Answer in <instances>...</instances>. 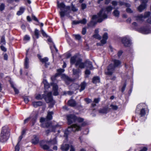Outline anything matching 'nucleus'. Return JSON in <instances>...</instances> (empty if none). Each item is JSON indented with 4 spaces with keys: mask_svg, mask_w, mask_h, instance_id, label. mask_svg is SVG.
<instances>
[{
    "mask_svg": "<svg viewBox=\"0 0 151 151\" xmlns=\"http://www.w3.org/2000/svg\"><path fill=\"white\" fill-rule=\"evenodd\" d=\"M107 16L105 13L103 9H101L98 14L97 15L93 16L92 20L88 24V26L93 27L95 26L97 22H101L103 19L107 18Z\"/></svg>",
    "mask_w": 151,
    "mask_h": 151,
    "instance_id": "1",
    "label": "nucleus"
},
{
    "mask_svg": "<svg viewBox=\"0 0 151 151\" xmlns=\"http://www.w3.org/2000/svg\"><path fill=\"white\" fill-rule=\"evenodd\" d=\"M57 6L58 8H60V11L59 12V14L62 19H63L65 16L71 18L72 17L69 14L71 12L70 6H65V4L63 3L59 4L58 1H57Z\"/></svg>",
    "mask_w": 151,
    "mask_h": 151,
    "instance_id": "2",
    "label": "nucleus"
},
{
    "mask_svg": "<svg viewBox=\"0 0 151 151\" xmlns=\"http://www.w3.org/2000/svg\"><path fill=\"white\" fill-rule=\"evenodd\" d=\"M82 59L79 58L75 64L76 67L79 66V68L83 69L86 66V68H88L90 70H92L94 68L92 64V63L88 60H86L84 62H82Z\"/></svg>",
    "mask_w": 151,
    "mask_h": 151,
    "instance_id": "3",
    "label": "nucleus"
},
{
    "mask_svg": "<svg viewBox=\"0 0 151 151\" xmlns=\"http://www.w3.org/2000/svg\"><path fill=\"white\" fill-rule=\"evenodd\" d=\"M86 124V123L83 122L81 126L78 125L77 124H73L70 126L68 127L67 130L64 132V136L67 137L69 134L72 131L75 132L76 131H79L81 130V127L85 126Z\"/></svg>",
    "mask_w": 151,
    "mask_h": 151,
    "instance_id": "4",
    "label": "nucleus"
},
{
    "mask_svg": "<svg viewBox=\"0 0 151 151\" xmlns=\"http://www.w3.org/2000/svg\"><path fill=\"white\" fill-rule=\"evenodd\" d=\"M9 135L8 128L7 127H3L1 134L0 141L2 142L6 141L8 139Z\"/></svg>",
    "mask_w": 151,
    "mask_h": 151,
    "instance_id": "5",
    "label": "nucleus"
},
{
    "mask_svg": "<svg viewBox=\"0 0 151 151\" xmlns=\"http://www.w3.org/2000/svg\"><path fill=\"white\" fill-rule=\"evenodd\" d=\"M41 127L44 128H48V130L45 131L47 135H48L51 132H55L56 128L60 127L58 124L52 125V123H49L48 122L43 123L41 125Z\"/></svg>",
    "mask_w": 151,
    "mask_h": 151,
    "instance_id": "6",
    "label": "nucleus"
},
{
    "mask_svg": "<svg viewBox=\"0 0 151 151\" xmlns=\"http://www.w3.org/2000/svg\"><path fill=\"white\" fill-rule=\"evenodd\" d=\"M115 68L113 64H110L107 67V69L105 71V73L107 75H111L114 72Z\"/></svg>",
    "mask_w": 151,
    "mask_h": 151,
    "instance_id": "7",
    "label": "nucleus"
},
{
    "mask_svg": "<svg viewBox=\"0 0 151 151\" xmlns=\"http://www.w3.org/2000/svg\"><path fill=\"white\" fill-rule=\"evenodd\" d=\"M68 124L70 125L76 122V116L73 114H69L67 116Z\"/></svg>",
    "mask_w": 151,
    "mask_h": 151,
    "instance_id": "8",
    "label": "nucleus"
},
{
    "mask_svg": "<svg viewBox=\"0 0 151 151\" xmlns=\"http://www.w3.org/2000/svg\"><path fill=\"white\" fill-rule=\"evenodd\" d=\"M44 99L47 103L52 102L53 99L52 95V92H49L46 95L44 94Z\"/></svg>",
    "mask_w": 151,
    "mask_h": 151,
    "instance_id": "9",
    "label": "nucleus"
},
{
    "mask_svg": "<svg viewBox=\"0 0 151 151\" xmlns=\"http://www.w3.org/2000/svg\"><path fill=\"white\" fill-rule=\"evenodd\" d=\"M141 4L138 7L137 9L139 12H142L146 6V4L147 1V0H141Z\"/></svg>",
    "mask_w": 151,
    "mask_h": 151,
    "instance_id": "10",
    "label": "nucleus"
},
{
    "mask_svg": "<svg viewBox=\"0 0 151 151\" xmlns=\"http://www.w3.org/2000/svg\"><path fill=\"white\" fill-rule=\"evenodd\" d=\"M122 42L125 47H129L131 45L130 41L128 38H122Z\"/></svg>",
    "mask_w": 151,
    "mask_h": 151,
    "instance_id": "11",
    "label": "nucleus"
},
{
    "mask_svg": "<svg viewBox=\"0 0 151 151\" xmlns=\"http://www.w3.org/2000/svg\"><path fill=\"white\" fill-rule=\"evenodd\" d=\"M138 31L142 33L148 34L150 32V31L149 29L146 27H142L139 28Z\"/></svg>",
    "mask_w": 151,
    "mask_h": 151,
    "instance_id": "12",
    "label": "nucleus"
},
{
    "mask_svg": "<svg viewBox=\"0 0 151 151\" xmlns=\"http://www.w3.org/2000/svg\"><path fill=\"white\" fill-rule=\"evenodd\" d=\"M67 104L68 106L72 107H74L77 105V103L76 101L73 99L69 100L67 102Z\"/></svg>",
    "mask_w": 151,
    "mask_h": 151,
    "instance_id": "13",
    "label": "nucleus"
},
{
    "mask_svg": "<svg viewBox=\"0 0 151 151\" xmlns=\"http://www.w3.org/2000/svg\"><path fill=\"white\" fill-rule=\"evenodd\" d=\"M70 146L68 144H63L61 146V149L63 151H68L69 148Z\"/></svg>",
    "mask_w": 151,
    "mask_h": 151,
    "instance_id": "14",
    "label": "nucleus"
},
{
    "mask_svg": "<svg viewBox=\"0 0 151 151\" xmlns=\"http://www.w3.org/2000/svg\"><path fill=\"white\" fill-rule=\"evenodd\" d=\"M77 56L76 55H74L70 59V63L71 65H73L76 64L77 61L78 59H77Z\"/></svg>",
    "mask_w": 151,
    "mask_h": 151,
    "instance_id": "15",
    "label": "nucleus"
},
{
    "mask_svg": "<svg viewBox=\"0 0 151 151\" xmlns=\"http://www.w3.org/2000/svg\"><path fill=\"white\" fill-rule=\"evenodd\" d=\"M43 104V103L42 101H34L32 103V105L35 107L41 106Z\"/></svg>",
    "mask_w": 151,
    "mask_h": 151,
    "instance_id": "16",
    "label": "nucleus"
},
{
    "mask_svg": "<svg viewBox=\"0 0 151 151\" xmlns=\"http://www.w3.org/2000/svg\"><path fill=\"white\" fill-rule=\"evenodd\" d=\"M113 62L114 64L113 65L115 68H116L118 67L121 64L120 61L118 60H113Z\"/></svg>",
    "mask_w": 151,
    "mask_h": 151,
    "instance_id": "17",
    "label": "nucleus"
},
{
    "mask_svg": "<svg viewBox=\"0 0 151 151\" xmlns=\"http://www.w3.org/2000/svg\"><path fill=\"white\" fill-rule=\"evenodd\" d=\"M107 39V38H102V39L101 40L100 42H98L97 43V46L103 45L106 43Z\"/></svg>",
    "mask_w": 151,
    "mask_h": 151,
    "instance_id": "18",
    "label": "nucleus"
},
{
    "mask_svg": "<svg viewBox=\"0 0 151 151\" xmlns=\"http://www.w3.org/2000/svg\"><path fill=\"white\" fill-rule=\"evenodd\" d=\"M53 113L52 111H49L48 112L46 119L47 120H51L52 119V115Z\"/></svg>",
    "mask_w": 151,
    "mask_h": 151,
    "instance_id": "19",
    "label": "nucleus"
},
{
    "mask_svg": "<svg viewBox=\"0 0 151 151\" xmlns=\"http://www.w3.org/2000/svg\"><path fill=\"white\" fill-rule=\"evenodd\" d=\"M34 139H32V142L33 144L35 145L38 142L39 139L36 135H34Z\"/></svg>",
    "mask_w": 151,
    "mask_h": 151,
    "instance_id": "20",
    "label": "nucleus"
},
{
    "mask_svg": "<svg viewBox=\"0 0 151 151\" xmlns=\"http://www.w3.org/2000/svg\"><path fill=\"white\" fill-rule=\"evenodd\" d=\"M108 110V108L104 107L102 109H99V112L100 113L106 114L107 113Z\"/></svg>",
    "mask_w": 151,
    "mask_h": 151,
    "instance_id": "21",
    "label": "nucleus"
},
{
    "mask_svg": "<svg viewBox=\"0 0 151 151\" xmlns=\"http://www.w3.org/2000/svg\"><path fill=\"white\" fill-rule=\"evenodd\" d=\"M92 82L94 83L100 82V78L98 76L94 77L93 78Z\"/></svg>",
    "mask_w": 151,
    "mask_h": 151,
    "instance_id": "22",
    "label": "nucleus"
},
{
    "mask_svg": "<svg viewBox=\"0 0 151 151\" xmlns=\"http://www.w3.org/2000/svg\"><path fill=\"white\" fill-rule=\"evenodd\" d=\"M81 88L79 89L80 92L83 90L86 86V83L85 82H83L81 83L80 85Z\"/></svg>",
    "mask_w": 151,
    "mask_h": 151,
    "instance_id": "23",
    "label": "nucleus"
},
{
    "mask_svg": "<svg viewBox=\"0 0 151 151\" xmlns=\"http://www.w3.org/2000/svg\"><path fill=\"white\" fill-rule=\"evenodd\" d=\"M29 59L27 57H26L25 59L24 62L25 67L26 69H27L29 68Z\"/></svg>",
    "mask_w": 151,
    "mask_h": 151,
    "instance_id": "24",
    "label": "nucleus"
},
{
    "mask_svg": "<svg viewBox=\"0 0 151 151\" xmlns=\"http://www.w3.org/2000/svg\"><path fill=\"white\" fill-rule=\"evenodd\" d=\"M40 122L41 123L40 126L43 123H45L46 122H48L49 123H51L49 121L47 120V119H45L43 118H41L40 119Z\"/></svg>",
    "mask_w": 151,
    "mask_h": 151,
    "instance_id": "25",
    "label": "nucleus"
},
{
    "mask_svg": "<svg viewBox=\"0 0 151 151\" xmlns=\"http://www.w3.org/2000/svg\"><path fill=\"white\" fill-rule=\"evenodd\" d=\"M80 68L78 67V68L76 69H73L72 71L73 74L75 75L78 74L81 71Z\"/></svg>",
    "mask_w": 151,
    "mask_h": 151,
    "instance_id": "26",
    "label": "nucleus"
},
{
    "mask_svg": "<svg viewBox=\"0 0 151 151\" xmlns=\"http://www.w3.org/2000/svg\"><path fill=\"white\" fill-rule=\"evenodd\" d=\"M25 9L22 7H21L20 8L19 10L18 11L17 13V14L18 15H20L22 14L24 11Z\"/></svg>",
    "mask_w": 151,
    "mask_h": 151,
    "instance_id": "27",
    "label": "nucleus"
},
{
    "mask_svg": "<svg viewBox=\"0 0 151 151\" xmlns=\"http://www.w3.org/2000/svg\"><path fill=\"white\" fill-rule=\"evenodd\" d=\"M64 70L63 69H60L58 70V73L55 74L56 76H58L64 72Z\"/></svg>",
    "mask_w": 151,
    "mask_h": 151,
    "instance_id": "28",
    "label": "nucleus"
},
{
    "mask_svg": "<svg viewBox=\"0 0 151 151\" xmlns=\"http://www.w3.org/2000/svg\"><path fill=\"white\" fill-rule=\"evenodd\" d=\"M41 32L43 37H50V36H49V35L46 34V33L44 31L42 28H41Z\"/></svg>",
    "mask_w": 151,
    "mask_h": 151,
    "instance_id": "29",
    "label": "nucleus"
},
{
    "mask_svg": "<svg viewBox=\"0 0 151 151\" xmlns=\"http://www.w3.org/2000/svg\"><path fill=\"white\" fill-rule=\"evenodd\" d=\"M99 31L98 29L95 30V34L93 35L94 38H101L100 36L98 34Z\"/></svg>",
    "mask_w": 151,
    "mask_h": 151,
    "instance_id": "30",
    "label": "nucleus"
},
{
    "mask_svg": "<svg viewBox=\"0 0 151 151\" xmlns=\"http://www.w3.org/2000/svg\"><path fill=\"white\" fill-rule=\"evenodd\" d=\"M40 146L41 147L45 150H48L49 148V147L45 144H40Z\"/></svg>",
    "mask_w": 151,
    "mask_h": 151,
    "instance_id": "31",
    "label": "nucleus"
},
{
    "mask_svg": "<svg viewBox=\"0 0 151 151\" xmlns=\"http://www.w3.org/2000/svg\"><path fill=\"white\" fill-rule=\"evenodd\" d=\"M44 94L41 95L40 94H38L36 97L35 98L37 100H41L44 98Z\"/></svg>",
    "mask_w": 151,
    "mask_h": 151,
    "instance_id": "32",
    "label": "nucleus"
},
{
    "mask_svg": "<svg viewBox=\"0 0 151 151\" xmlns=\"http://www.w3.org/2000/svg\"><path fill=\"white\" fill-rule=\"evenodd\" d=\"M114 15L116 17H118L119 14V12L117 10H115L113 12Z\"/></svg>",
    "mask_w": 151,
    "mask_h": 151,
    "instance_id": "33",
    "label": "nucleus"
},
{
    "mask_svg": "<svg viewBox=\"0 0 151 151\" xmlns=\"http://www.w3.org/2000/svg\"><path fill=\"white\" fill-rule=\"evenodd\" d=\"M57 142L56 138H55L52 140L48 141V143H49L50 142L52 144L55 145L56 144Z\"/></svg>",
    "mask_w": 151,
    "mask_h": 151,
    "instance_id": "34",
    "label": "nucleus"
},
{
    "mask_svg": "<svg viewBox=\"0 0 151 151\" xmlns=\"http://www.w3.org/2000/svg\"><path fill=\"white\" fill-rule=\"evenodd\" d=\"M84 120V119L80 117H77L76 116V121H77L78 122L80 123L82 122Z\"/></svg>",
    "mask_w": 151,
    "mask_h": 151,
    "instance_id": "35",
    "label": "nucleus"
},
{
    "mask_svg": "<svg viewBox=\"0 0 151 151\" xmlns=\"http://www.w3.org/2000/svg\"><path fill=\"white\" fill-rule=\"evenodd\" d=\"M145 109H142L140 111V115L141 116H143L145 115Z\"/></svg>",
    "mask_w": 151,
    "mask_h": 151,
    "instance_id": "36",
    "label": "nucleus"
},
{
    "mask_svg": "<svg viewBox=\"0 0 151 151\" xmlns=\"http://www.w3.org/2000/svg\"><path fill=\"white\" fill-rule=\"evenodd\" d=\"M52 84L53 86V90H58V86L56 84L52 83Z\"/></svg>",
    "mask_w": 151,
    "mask_h": 151,
    "instance_id": "37",
    "label": "nucleus"
},
{
    "mask_svg": "<svg viewBox=\"0 0 151 151\" xmlns=\"http://www.w3.org/2000/svg\"><path fill=\"white\" fill-rule=\"evenodd\" d=\"M48 59L47 57H45L41 59L40 61L42 63H46L48 61Z\"/></svg>",
    "mask_w": 151,
    "mask_h": 151,
    "instance_id": "38",
    "label": "nucleus"
},
{
    "mask_svg": "<svg viewBox=\"0 0 151 151\" xmlns=\"http://www.w3.org/2000/svg\"><path fill=\"white\" fill-rule=\"evenodd\" d=\"M34 34L37 38H38L39 37V31L37 29H35L34 32Z\"/></svg>",
    "mask_w": 151,
    "mask_h": 151,
    "instance_id": "39",
    "label": "nucleus"
},
{
    "mask_svg": "<svg viewBox=\"0 0 151 151\" xmlns=\"http://www.w3.org/2000/svg\"><path fill=\"white\" fill-rule=\"evenodd\" d=\"M23 98L24 99V101L26 103H27L29 101L28 99V96H24L23 97Z\"/></svg>",
    "mask_w": 151,
    "mask_h": 151,
    "instance_id": "40",
    "label": "nucleus"
},
{
    "mask_svg": "<svg viewBox=\"0 0 151 151\" xmlns=\"http://www.w3.org/2000/svg\"><path fill=\"white\" fill-rule=\"evenodd\" d=\"M37 119V117L36 116H35L34 117H33L32 118V126H33L34 125V124L36 122Z\"/></svg>",
    "mask_w": 151,
    "mask_h": 151,
    "instance_id": "41",
    "label": "nucleus"
},
{
    "mask_svg": "<svg viewBox=\"0 0 151 151\" xmlns=\"http://www.w3.org/2000/svg\"><path fill=\"white\" fill-rule=\"evenodd\" d=\"M86 22L87 20L85 19H83L79 21V22L80 23L84 24H85L86 23Z\"/></svg>",
    "mask_w": 151,
    "mask_h": 151,
    "instance_id": "42",
    "label": "nucleus"
},
{
    "mask_svg": "<svg viewBox=\"0 0 151 151\" xmlns=\"http://www.w3.org/2000/svg\"><path fill=\"white\" fill-rule=\"evenodd\" d=\"M150 14V12H146L145 13L144 15V18H146L148 17Z\"/></svg>",
    "mask_w": 151,
    "mask_h": 151,
    "instance_id": "43",
    "label": "nucleus"
},
{
    "mask_svg": "<svg viewBox=\"0 0 151 151\" xmlns=\"http://www.w3.org/2000/svg\"><path fill=\"white\" fill-rule=\"evenodd\" d=\"M112 9V7L111 6H109L106 8V10L107 12V13H108L109 12L111 11Z\"/></svg>",
    "mask_w": 151,
    "mask_h": 151,
    "instance_id": "44",
    "label": "nucleus"
},
{
    "mask_svg": "<svg viewBox=\"0 0 151 151\" xmlns=\"http://www.w3.org/2000/svg\"><path fill=\"white\" fill-rule=\"evenodd\" d=\"M6 44L5 40L4 38H1V40L0 41V44L2 45H5Z\"/></svg>",
    "mask_w": 151,
    "mask_h": 151,
    "instance_id": "45",
    "label": "nucleus"
},
{
    "mask_svg": "<svg viewBox=\"0 0 151 151\" xmlns=\"http://www.w3.org/2000/svg\"><path fill=\"white\" fill-rule=\"evenodd\" d=\"M110 106L111 107V109L114 110H116L118 108V106H117L112 104Z\"/></svg>",
    "mask_w": 151,
    "mask_h": 151,
    "instance_id": "46",
    "label": "nucleus"
},
{
    "mask_svg": "<svg viewBox=\"0 0 151 151\" xmlns=\"http://www.w3.org/2000/svg\"><path fill=\"white\" fill-rule=\"evenodd\" d=\"M5 5L4 4H1L0 5V10L1 11H3L5 8Z\"/></svg>",
    "mask_w": 151,
    "mask_h": 151,
    "instance_id": "47",
    "label": "nucleus"
},
{
    "mask_svg": "<svg viewBox=\"0 0 151 151\" xmlns=\"http://www.w3.org/2000/svg\"><path fill=\"white\" fill-rule=\"evenodd\" d=\"M71 10L74 12H76L78 10V9L76 8L72 4L71 6Z\"/></svg>",
    "mask_w": 151,
    "mask_h": 151,
    "instance_id": "48",
    "label": "nucleus"
},
{
    "mask_svg": "<svg viewBox=\"0 0 151 151\" xmlns=\"http://www.w3.org/2000/svg\"><path fill=\"white\" fill-rule=\"evenodd\" d=\"M88 68H86L85 71V74L86 75H89L91 74V71Z\"/></svg>",
    "mask_w": 151,
    "mask_h": 151,
    "instance_id": "49",
    "label": "nucleus"
},
{
    "mask_svg": "<svg viewBox=\"0 0 151 151\" xmlns=\"http://www.w3.org/2000/svg\"><path fill=\"white\" fill-rule=\"evenodd\" d=\"M85 101L87 103L89 104L92 101V100L91 99L88 98H86L84 99Z\"/></svg>",
    "mask_w": 151,
    "mask_h": 151,
    "instance_id": "50",
    "label": "nucleus"
},
{
    "mask_svg": "<svg viewBox=\"0 0 151 151\" xmlns=\"http://www.w3.org/2000/svg\"><path fill=\"white\" fill-rule=\"evenodd\" d=\"M126 85H127L126 83V82H125L124 83V85H123V86L122 87V89H121V91L122 93H123L125 89V88L126 86Z\"/></svg>",
    "mask_w": 151,
    "mask_h": 151,
    "instance_id": "51",
    "label": "nucleus"
},
{
    "mask_svg": "<svg viewBox=\"0 0 151 151\" xmlns=\"http://www.w3.org/2000/svg\"><path fill=\"white\" fill-rule=\"evenodd\" d=\"M19 144L17 143L15 147V151H19Z\"/></svg>",
    "mask_w": 151,
    "mask_h": 151,
    "instance_id": "52",
    "label": "nucleus"
},
{
    "mask_svg": "<svg viewBox=\"0 0 151 151\" xmlns=\"http://www.w3.org/2000/svg\"><path fill=\"white\" fill-rule=\"evenodd\" d=\"M86 4L83 3L81 4V7L82 9L84 10L86 8Z\"/></svg>",
    "mask_w": 151,
    "mask_h": 151,
    "instance_id": "53",
    "label": "nucleus"
},
{
    "mask_svg": "<svg viewBox=\"0 0 151 151\" xmlns=\"http://www.w3.org/2000/svg\"><path fill=\"white\" fill-rule=\"evenodd\" d=\"M0 48L1 50L4 52H5L6 51V49L4 46L2 45H1L0 46Z\"/></svg>",
    "mask_w": 151,
    "mask_h": 151,
    "instance_id": "54",
    "label": "nucleus"
},
{
    "mask_svg": "<svg viewBox=\"0 0 151 151\" xmlns=\"http://www.w3.org/2000/svg\"><path fill=\"white\" fill-rule=\"evenodd\" d=\"M13 89L14 90L15 94H18L19 93V90L17 88H16L15 87Z\"/></svg>",
    "mask_w": 151,
    "mask_h": 151,
    "instance_id": "55",
    "label": "nucleus"
},
{
    "mask_svg": "<svg viewBox=\"0 0 151 151\" xmlns=\"http://www.w3.org/2000/svg\"><path fill=\"white\" fill-rule=\"evenodd\" d=\"M122 53H123V51L122 50H119L118 52L117 53L118 56L119 57L122 55Z\"/></svg>",
    "mask_w": 151,
    "mask_h": 151,
    "instance_id": "56",
    "label": "nucleus"
},
{
    "mask_svg": "<svg viewBox=\"0 0 151 151\" xmlns=\"http://www.w3.org/2000/svg\"><path fill=\"white\" fill-rule=\"evenodd\" d=\"M53 94L54 96H57L58 95V90H53Z\"/></svg>",
    "mask_w": 151,
    "mask_h": 151,
    "instance_id": "57",
    "label": "nucleus"
},
{
    "mask_svg": "<svg viewBox=\"0 0 151 151\" xmlns=\"http://www.w3.org/2000/svg\"><path fill=\"white\" fill-rule=\"evenodd\" d=\"M32 19L34 20L35 21L37 22H39V21L38 19H37V18L35 17V16L32 15Z\"/></svg>",
    "mask_w": 151,
    "mask_h": 151,
    "instance_id": "58",
    "label": "nucleus"
},
{
    "mask_svg": "<svg viewBox=\"0 0 151 151\" xmlns=\"http://www.w3.org/2000/svg\"><path fill=\"white\" fill-rule=\"evenodd\" d=\"M112 4L113 6H116L117 5V2L114 1H113L112 2Z\"/></svg>",
    "mask_w": 151,
    "mask_h": 151,
    "instance_id": "59",
    "label": "nucleus"
},
{
    "mask_svg": "<svg viewBox=\"0 0 151 151\" xmlns=\"http://www.w3.org/2000/svg\"><path fill=\"white\" fill-rule=\"evenodd\" d=\"M86 32V29L85 28H83L82 30V34L84 35H85Z\"/></svg>",
    "mask_w": 151,
    "mask_h": 151,
    "instance_id": "60",
    "label": "nucleus"
},
{
    "mask_svg": "<svg viewBox=\"0 0 151 151\" xmlns=\"http://www.w3.org/2000/svg\"><path fill=\"white\" fill-rule=\"evenodd\" d=\"M126 11L127 12L129 13H131L132 12V11L129 8H127L126 9Z\"/></svg>",
    "mask_w": 151,
    "mask_h": 151,
    "instance_id": "61",
    "label": "nucleus"
},
{
    "mask_svg": "<svg viewBox=\"0 0 151 151\" xmlns=\"http://www.w3.org/2000/svg\"><path fill=\"white\" fill-rule=\"evenodd\" d=\"M99 101V99H95L93 101L95 103L98 104Z\"/></svg>",
    "mask_w": 151,
    "mask_h": 151,
    "instance_id": "62",
    "label": "nucleus"
},
{
    "mask_svg": "<svg viewBox=\"0 0 151 151\" xmlns=\"http://www.w3.org/2000/svg\"><path fill=\"white\" fill-rule=\"evenodd\" d=\"M80 23L79 21H73L72 24H77Z\"/></svg>",
    "mask_w": 151,
    "mask_h": 151,
    "instance_id": "63",
    "label": "nucleus"
},
{
    "mask_svg": "<svg viewBox=\"0 0 151 151\" xmlns=\"http://www.w3.org/2000/svg\"><path fill=\"white\" fill-rule=\"evenodd\" d=\"M8 55L6 54H5L4 56V60H7L8 59Z\"/></svg>",
    "mask_w": 151,
    "mask_h": 151,
    "instance_id": "64",
    "label": "nucleus"
}]
</instances>
